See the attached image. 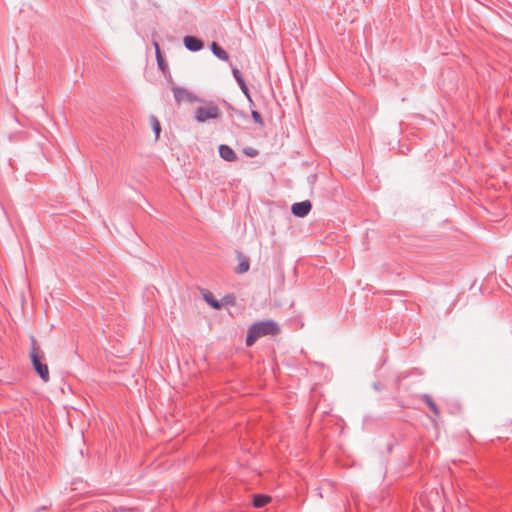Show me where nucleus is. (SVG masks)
Instances as JSON below:
<instances>
[{
    "label": "nucleus",
    "instance_id": "obj_1",
    "mask_svg": "<svg viewBox=\"0 0 512 512\" xmlns=\"http://www.w3.org/2000/svg\"><path fill=\"white\" fill-rule=\"evenodd\" d=\"M280 333V327L274 320H265L253 323L246 335V345L252 346L259 338L263 336H274Z\"/></svg>",
    "mask_w": 512,
    "mask_h": 512
},
{
    "label": "nucleus",
    "instance_id": "obj_2",
    "mask_svg": "<svg viewBox=\"0 0 512 512\" xmlns=\"http://www.w3.org/2000/svg\"><path fill=\"white\" fill-rule=\"evenodd\" d=\"M30 358L35 372L44 382H48L49 369L45 363V354L37 345L36 339L34 337L31 338Z\"/></svg>",
    "mask_w": 512,
    "mask_h": 512
},
{
    "label": "nucleus",
    "instance_id": "obj_3",
    "mask_svg": "<svg viewBox=\"0 0 512 512\" xmlns=\"http://www.w3.org/2000/svg\"><path fill=\"white\" fill-rule=\"evenodd\" d=\"M220 116V110L218 106L209 102L206 106H201L195 110V120L199 123H204L210 119H217Z\"/></svg>",
    "mask_w": 512,
    "mask_h": 512
},
{
    "label": "nucleus",
    "instance_id": "obj_4",
    "mask_svg": "<svg viewBox=\"0 0 512 512\" xmlns=\"http://www.w3.org/2000/svg\"><path fill=\"white\" fill-rule=\"evenodd\" d=\"M171 90L174 94L175 101L178 105L181 104L182 102L195 103V102L202 101V99L199 98L193 92L187 90L186 88L179 87L176 84H173V86L171 87Z\"/></svg>",
    "mask_w": 512,
    "mask_h": 512
},
{
    "label": "nucleus",
    "instance_id": "obj_5",
    "mask_svg": "<svg viewBox=\"0 0 512 512\" xmlns=\"http://www.w3.org/2000/svg\"><path fill=\"white\" fill-rule=\"evenodd\" d=\"M312 208V204L309 200L296 202L292 205L291 211L293 215L303 218L307 216Z\"/></svg>",
    "mask_w": 512,
    "mask_h": 512
},
{
    "label": "nucleus",
    "instance_id": "obj_6",
    "mask_svg": "<svg viewBox=\"0 0 512 512\" xmlns=\"http://www.w3.org/2000/svg\"><path fill=\"white\" fill-rule=\"evenodd\" d=\"M183 44L185 48L191 52H198L204 47V43L201 39L190 35L183 38Z\"/></svg>",
    "mask_w": 512,
    "mask_h": 512
},
{
    "label": "nucleus",
    "instance_id": "obj_7",
    "mask_svg": "<svg viewBox=\"0 0 512 512\" xmlns=\"http://www.w3.org/2000/svg\"><path fill=\"white\" fill-rule=\"evenodd\" d=\"M232 74H233L235 80L237 81L241 91L244 93V95L247 97L249 102L252 104L253 101H252V98L250 95V91H249V88L242 76V73L240 72V70L238 68L234 67V68H232Z\"/></svg>",
    "mask_w": 512,
    "mask_h": 512
},
{
    "label": "nucleus",
    "instance_id": "obj_8",
    "mask_svg": "<svg viewBox=\"0 0 512 512\" xmlns=\"http://www.w3.org/2000/svg\"><path fill=\"white\" fill-rule=\"evenodd\" d=\"M220 157L228 162H234L237 160V155L234 150L228 145L221 144L218 148Z\"/></svg>",
    "mask_w": 512,
    "mask_h": 512
},
{
    "label": "nucleus",
    "instance_id": "obj_9",
    "mask_svg": "<svg viewBox=\"0 0 512 512\" xmlns=\"http://www.w3.org/2000/svg\"><path fill=\"white\" fill-rule=\"evenodd\" d=\"M272 501L271 496L266 494L253 495L252 504L255 508H262Z\"/></svg>",
    "mask_w": 512,
    "mask_h": 512
},
{
    "label": "nucleus",
    "instance_id": "obj_10",
    "mask_svg": "<svg viewBox=\"0 0 512 512\" xmlns=\"http://www.w3.org/2000/svg\"><path fill=\"white\" fill-rule=\"evenodd\" d=\"M210 48H211L212 53L220 60H223V61L229 60L228 53L217 42H212Z\"/></svg>",
    "mask_w": 512,
    "mask_h": 512
},
{
    "label": "nucleus",
    "instance_id": "obj_11",
    "mask_svg": "<svg viewBox=\"0 0 512 512\" xmlns=\"http://www.w3.org/2000/svg\"><path fill=\"white\" fill-rule=\"evenodd\" d=\"M421 399L424 403L427 404L431 412L434 414L435 417H439L440 411L436 403L434 402L433 398L429 394H423L421 395Z\"/></svg>",
    "mask_w": 512,
    "mask_h": 512
},
{
    "label": "nucleus",
    "instance_id": "obj_12",
    "mask_svg": "<svg viewBox=\"0 0 512 512\" xmlns=\"http://www.w3.org/2000/svg\"><path fill=\"white\" fill-rule=\"evenodd\" d=\"M238 259L240 262H239L238 266L236 267L235 271L238 274H243L249 270V267H250L249 259L247 257L243 256V254L240 252L238 253Z\"/></svg>",
    "mask_w": 512,
    "mask_h": 512
},
{
    "label": "nucleus",
    "instance_id": "obj_13",
    "mask_svg": "<svg viewBox=\"0 0 512 512\" xmlns=\"http://www.w3.org/2000/svg\"><path fill=\"white\" fill-rule=\"evenodd\" d=\"M156 60H157L159 70H161L163 75L166 76V72H168L169 68H168V64L166 63L161 51H158V55H156Z\"/></svg>",
    "mask_w": 512,
    "mask_h": 512
},
{
    "label": "nucleus",
    "instance_id": "obj_14",
    "mask_svg": "<svg viewBox=\"0 0 512 512\" xmlns=\"http://www.w3.org/2000/svg\"><path fill=\"white\" fill-rule=\"evenodd\" d=\"M203 296H204L205 301H206V302H207L211 307H213L214 309H220L221 305H220L219 301H217V300L214 298V296H213V294H212L211 292H207V291H206V292L203 294Z\"/></svg>",
    "mask_w": 512,
    "mask_h": 512
},
{
    "label": "nucleus",
    "instance_id": "obj_15",
    "mask_svg": "<svg viewBox=\"0 0 512 512\" xmlns=\"http://www.w3.org/2000/svg\"><path fill=\"white\" fill-rule=\"evenodd\" d=\"M150 121H151V125H152V128H153V131L155 133V136H156V139L159 138V134L161 132V125H160V122L158 121L157 117L152 115L150 117Z\"/></svg>",
    "mask_w": 512,
    "mask_h": 512
},
{
    "label": "nucleus",
    "instance_id": "obj_16",
    "mask_svg": "<svg viewBox=\"0 0 512 512\" xmlns=\"http://www.w3.org/2000/svg\"><path fill=\"white\" fill-rule=\"evenodd\" d=\"M251 116H252L253 120L255 121V123L259 124L260 126L264 125L263 118L257 110H252Z\"/></svg>",
    "mask_w": 512,
    "mask_h": 512
},
{
    "label": "nucleus",
    "instance_id": "obj_17",
    "mask_svg": "<svg viewBox=\"0 0 512 512\" xmlns=\"http://www.w3.org/2000/svg\"><path fill=\"white\" fill-rule=\"evenodd\" d=\"M244 153L249 157H255L258 155V151L254 148H245Z\"/></svg>",
    "mask_w": 512,
    "mask_h": 512
},
{
    "label": "nucleus",
    "instance_id": "obj_18",
    "mask_svg": "<svg viewBox=\"0 0 512 512\" xmlns=\"http://www.w3.org/2000/svg\"><path fill=\"white\" fill-rule=\"evenodd\" d=\"M164 77L167 79V81L169 82L171 87L173 86V84H175L169 70H168V72H166V76H164Z\"/></svg>",
    "mask_w": 512,
    "mask_h": 512
},
{
    "label": "nucleus",
    "instance_id": "obj_19",
    "mask_svg": "<svg viewBox=\"0 0 512 512\" xmlns=\"http://www.w3.org/2000/svg\"><path fill=\"white\" fill-rule=\"evenodd\" d=\"M153 46L155 48V54L158 55V51H161L159 43L157 41H153Z\"/></svg>",
    "mask_w": 512,
    "mask_h": 512
}]
</instances>
